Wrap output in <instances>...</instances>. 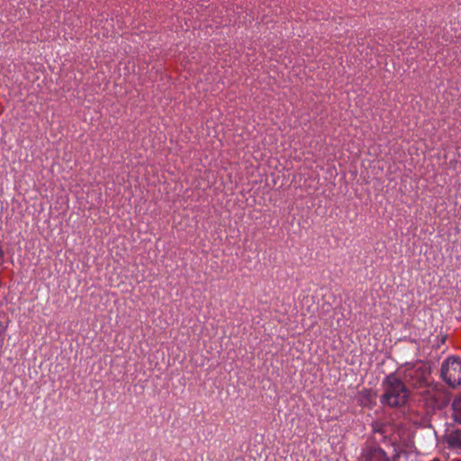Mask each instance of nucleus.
<instances>
[{"label":"nucleus","instance_id":"obj_5","mask_svg":"<svg viewBox=\"0 0 461 461\" xmlns=\"http://www.w3.org/2000/svg\"><path fill=\"white\" fill-rule=\"evenodd\" d=\"M4 257H5V252H4L3 248L0 246V261H2L4 259Z\"/></svg>","mask_w":461,"mask_h":461},{"label":"nucleus","instance_id":"obj_1","mask_svg":"<svg viewBox=\"0 0 461 461\" xmlns=\"http://www.w3.org/2000/svg\"><path fill=\"white\" fill-rule=\"evenodd\" d=\"M384 393L380 402L383 405L401 407L403 404V383L395 375H390L384 383Z\"/></svg>","mask_w":461,"mask_h":461},{"label":"nucleus","instance_id":"obj_4","mask_svg":"<svg viewBox=\"0 0 461 461\" xmlns=\"http://www.w3.org/2000/svg\"><path fill=\"white\" fill-rule=\"evenodd\" d=\"M447 443L451 448L461 452V430H456L449 434Z\"/></svg>","mask_w":461,"mask_h":461},{"label":"nucleus","instance_id":"obj_3","mask_svg":"<svg viewBox=\"0 0 461 461\" xmlns=\"http://www.w3.org/2000/svg\"><path fill=\"white\" fill-rule=\"evenodd\" d=\"M363 461H388V459L383 449L374 448L366 454Z\"/></svg>","mask_w":461,"mask_h":461},{"label":"nucleus","instance_id":"obj_2","mask_svg":"<svg viewBox=\"0 0 461 461\" xmlns=\"http://www.w3.org/2000/svg\"><path fill=\"white\" fill-rule=\"evenodd\" d=\"M440 375L449 386H458L461 384V359L448 357L441 365Z\"/></svg>","mask_w":461,"mask_h":461}]
</instances>
